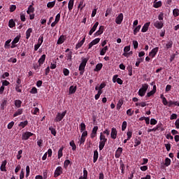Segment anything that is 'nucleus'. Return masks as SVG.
Here are the masks:
<instances>
[{
  "instance_id": "f257e3e1",
  "label": "nucleus",
  "mask_w": 179,
  "mask_h": 179,
  "mask_svg": "<svg viewBox=\"0 0 179 179\" xmlns=\"http://www.w3.org/2000/svg\"><path fill=\"white\" fill-rule=\"evenodd\" d=\"M89 59L83 57L82 62L78 67V71H80V75H83L85 73V68H86V64H87Z\"/></svg>"
},
{
  "instance_id": "f03ea898",
  "label": "nucleus",
  "mask_w": 179,
  "mask_h": 179,
  "mask_svg": "<svg viewBox=\"0 0 179 179\" xmlns=\"http://www.w3.org/2000/svg\"><path fill=\"white\" fill-rule=\"evenodd\" d=\"M148 89H149V85L143 84L141 88H140L138 92V96H140L141 97H143V96L146 94V92H148Z\"/></svg>"
},
{
  "instance_id": "7ed1b4c3",
  "label": "nucleus",
  "mask_w": 179,
  "mask_h": 179,
  "mask_svg": "<svg viewBox=\"0 0 179 179\" xmlns=\"http://www.w3.org/2000/svg\"><path fill=\"white\" fill-rule=\"evenodd\" d=\"M65 115H66V110H64L62 113H58L55 119V122H59L62 121Z\"/></svg>"
},
{
  "instance_id": "20e7f679",
  "label": "nucleus",
  "mask_w": 179,
  "mask_h": 179,
  "mask_svg": "<svg viewBox=\"0 0 179 179\" xmlns=\"http://www.w3.org/2000/svg\"><path fill=\"white\" fill-rule=\"evenodd\" d=\"M62 173H64V169H62V167L57 166L54 173V178H57V177H59V176H61Z\"/></svg>"
},
{
  "instance_id": "39448f33",
  "label": "nucleus",
  "mask_w": 179,
  "mask_h": 179,
  "mask_svg": "<svg viewBox=\"0 0 179 179\" xmlns=\"http://www.w3.org/2000/svg\"><path fill=\"white\" fill-rule=\"evenodd\" d=\"M34 134L30 132V131H26L22 134V141H27L30 136H33Z\"/></svg>"
},
{
  "instance_id": "423d86ee",
  "label": "nucleus",
  "mask_w": 179,
  "mask_h": 179,
  "mask_svg": "<svg viewBox=\"0 0 179 179\" xmlns=\"http://www.w3.org/2000/svg\"><path fill=\"white\" fill-rule=\"evenodd\" d=\"M157 52H159V47H156L153 48L150 52H149V57L150 58H155L156 55H157Z\"/></svg>"
},
{
  "instance_id": "0eeeda50",
  "label": "nucleus",
  "mask_w": 179,
  "mask_h": 179,
  "mask_svg": "<svg viewBox=\"0 0 179 179\" xmlns=\"http://www.w3.org/2000/svg\"><path fill=\"white\" fill-rule=\"evenodd\" d=\"M124 20V14L122 13H120L118 16L115 19V23L117 24H121L122 23V21Z\"/></svg>"
},
{
  "instance_id": "6e6552de",
  "label": "nucleus",
  "mask_w": 179,
  "mask_h": 179,
  "mask_svg": "<svg viewBox=\"0 0 179 179\" xmlns=\"http://www.w3.org/2000/svg\"><path fill=\"white\" fill-rule=\"evenodd\" d=\"M154 26L155 27H156V29H163V26H164V22L163 21L157 20L154 23Z\"/></svg>"
},
{
  "instance_id": "1a4fd4ad",
  "label": "nucleus",
  "mask_w": 179,
  "mask_h": 179,
  "mask_svg": "<svg viewBox=\"0 0 179 179\" xmlns=\"http://www.w3.org/2000/svg\"><path fill=\"white\" fill-rule=\"evenodd\" d=\"M121 155H122V148L119 147L115 153V157H116V159H120Z\"/></svg>"
},
{
  "instance_id": "9d476101",
  "label": "nucleus",
  "mask_w": 179,
  "mask_h": 179,
  "mask_svg": "<svg viewBox=\"0 0 179 179\" xmlns=\"http://www.w3.org/2000/svg\"><path fill=\"white\" fill-rule=\"evenodd\" d=\"M104 31V26H101L99 29V30L94 34V37H97L100 36L101 34H103V32Z\"/></svg>"
},
{
  "instance_id": "9b49d317",
  "label": "nucleus",
  "mask_w": 179,
  "mask_h": 179,
  "mask_svg": "<svg viewBox=\"0 0 179 179\" xmlns=\"http://www.w3.org/2000/svg\"><path fill=\"white\" fill-rule=\"evenodd\" d=\"M149 26H150V22H148L144 24V25L143 26V28L141 29V32L146 33V31L149 30Z\"/></svg>"
},
{
  "instance_id": "f8f14e48",
  "label": "nucleus",
  "mask_w": 179,
  "mask_h": 179,
  "mask_svg": "<svg viewBox=\"0 0 179 179\" xmlns=\"http://www.w3.org/2000/svg\"><path fill=\"white\" fill-rule=\"evenodd\" d=\"M98 26H99V22H95L92 28L89 31V36H92V34H93L94 32L96 31Z\"/></svg>"
},
{
  "instance_id": "ddd939ff",
  "label": "nucleus",
  "mask_w": 179,
  "mask_h": 179,
  "mask_svg": "<svg viewBox=\"0 0 179 179\" xmlns=\"http://www.w3.org/2000/svg\"><path fill=\"white\" fill-rule=\"evenodd\" d=\"M117 129L112 128L111 132H110V136L112 139H117Z\"/></svg>"
},
{
  "instance_id": "4468645a",
  "label": "nucleus",
  "mask_w": 179,
  "mask_h": 179,
  "mask_svg": "<svg viewBox=\"0 0 179 179\" xmlns=\"http://www.w3.org/2000/svg\"><path fill=\"white\" fill-rule=\"evenodd\" d=\"M85 41H86V38H83L82 41H78L76 45V50H79L85 44Z\"/></svg>"
},
{
  "instance_id": "2eb2a0df",
  "label": "nucleus",
  "mask_w": 179,
  "mask_h": 179,
  "mask_svg": "<svg viewBox=\"0 0 179 179\" xmlns=\"http://www.w3.org/2000/svg\"><path fill=\"white\" fill-rule=\"evenodd\" d=\"M65 40H66V38L65 37V36L62 35L58 38L57 44H58V45L63 44V43L65 41Z\"/></svg>"
},
{
  "instance_id": "dca6fc26",
  "label": "nucleus",
  "mask_w": 179,
  "mask_h": 179,
  "mask_svg": "<svg viewBox=\"0 0 179 179\" xmlns=\"http://www.w3.org/2000/svg\"><path fill=\"white\" fill-rule=\"evenodd\" d=\"M142 139L141 137H136L134 140V148H137V146H139L141 143Z\"/></svg>"
},
{
  "instance_id": "f3484780",
  "label": "nucleus",
  "mask_w": 179,
  "mask_h": 179,
  "mask_svg": "<svg viewBox=\"0 0 179 179\" xmlns=\"http://www.w3.org/2000/svg\"><path fill=\"white\" fill-rule=\"evenodd\" d=\"M27 125H29V121L25 120L24 122H20L18 124V127L21 129H23L25 127H27Z\"/></svg>"
},
{
  "instance_id": "a211bd4d",
  "label": "nucleus",
  "mask_w": 179,
  "mask_h": 179,
  "mask_svg": "<svg viewBox=\"0 0 179 179\" xmlns=\"http://www.w3.org/2000/svg\"><path fill=\"white\" fill-rule=\"evenodd\" d=\"M98 159H99V151H97V150H95L94 151L93 163H96Z\"/></svg>"
},
{
  "instance_id": "6ab92c4d",
  "label": "nucleus",
  "mask_w": 179,
  "mask_h": 179,
  "mask_svg": "<svg viewBox=\"0 0 179 179\" xmlns=\"http://www.w3.org/2000/svg\"><path fill=\"white\" fill-rule=\"evenodd\" d=\"M107 143V141H103L100 140L99 141V150H101L102 149H104V146H106V143Z\"/></svg>"
},
{
  "instance_id": "aec40b11",
  "label": "nucleus",
  "mask_w": 179,
  "mask_h": 179,
  "mask_svg": "<svg viewBox=\"0 0 179 179\" xmlns=\"http://www.w3.org/2000/svg\"><path fill=\"white\" fill-rule=\"evenodd\" d=\"M45 55H43L40 59H38V62L39 64V66H42L44 62H45Z\"/></svg>"
},
{
  "instance_id": "412c9836",
  "label": "nucleus",
  "mask_w": 179,
  "mask_h": 179,
  "mask_svg": "<svg viewBox=\"0 0 179 179\" xmlns=\"http://www.w3.org/2000/svg\"><path fill=\"white\" fill-rule=\"evenodd\" d=\"M6 163H8V162H6V160L3 161V162L0 166L1 171H6Z\"/></svg>"
},
{
  "instance_id": "4be33fe9",
  "label": "nucleus",
  "mask_w": 179,
  "mask_h": 179,
  "mask_svg": "<svg viewBox=\"0 0 179 179\" xmlns=\"http://www.w3.org/2000/svg\"><path fill=\"white\" fill-rule=\"evenodd\" d=\"M31 33H33V29H31V28H29L26 31V38H27V40H29L30 38V36H31Z\"/></svg>"
},
{
  "instance_id": "5701e85b",
  "label": "nucleus",
  "mask_w": 179,
  "mask_h": 179,
  "mask_svg": "<svg viewBox=\"0 0 179 179\" xmlns=\"http://www.w3.org/2000/svg\"><path fill=\"white\" fill-rule=\"evenodd\" d=\"M6 104H8V101L6 99H3L0 106L1 110H5V107H6Z\"/></svg>"
},
{
  "instance_id": "b1692460",
  "label": "nucleus",
  "mask_w": 179,
  "mask_h": 179,
  "mask_svg": "<svg viewBox=\"0 0 179 179\" xmlns=\"http://www.w3.org/2000/svg\"><path fill=\"white\" fill-rule=\"evenodd\" d=\"M120 169L121 170L122 174H125V164H124L122 161H120Z\"/></svg>"
},
{
  "instance_id": "393cba45",
  "label": "nucleus",
  "mask_w": 179,
  "mask_h": 179,
  "mask_svg": "<svg viewBox=\"0 0 179 179\" xmlns=\"http://www.w3.org/2000/svg\"><path fill=\"white\" fill-rule=\"evenodd\" d=\"M173 41H167L166 45H165V48L166 50H169V48H173Z\"/></svg>"
},
{
  "instance_id": "a878e982",
  "label": "nucleus",
  "mask_w": 179,
  "mask_h": 179,
  "mask_svg": "<svg viewBox=\"0 0 179 179\" xmlns=\"http://www.w3.org/2000/svg\"><path fill=\"white\" fill-rule=\"evenodd\" d=\"M101 68H103V64L101 63H99L96 65L95 69H94V71L95 72H99L100 71H101Z\"/></svg>"
},
{
  "instance_id": "bb28decb",
  "label": "nucleus",
  "mask_w": 179,
  "mask_h": 179,
  "mask_svg": "<svg viewBox=\"0 0 179 179\" xmlns=\"http://www.w3.org/2000/svg\"><path fill=\"white\" fill-rule=\"evenodd\" d=\"M173 106H177L178 107H179V101H169L168 107H173Z\"/></svg>"
},
{
  "instance_id": "cd10ccee",
  "label": "nucleus",
  "mask_w": 179,
  "mask_h": 179,
  "mask_svg": "<svg viewBox=\"0 0 179 179\" xmlns=\"http://www.w3.org/2000/svg\"><path fill=\"white\" fill-rule=\"evenodd\" d=\"M122 104H124V99H119L117 104V110H121V107L122 106Z\"/></svg>"
},
{
  "instance_id": "c85d7f7f",
  "label": "nucleus",
  "mask_w": 179,
  "mask_h": 179,
  "mask_svg": "<svg viewBox=\"0 0 179 179\" xmlns=\"http://www.w3.org/2000/svg\"><path fill=\"white\" fill-rule=\"evenodd\" d=\"M22 114H23V109L20 108L13 114V117H17L18 115H22Z\"/></svg>"
},
{
  "instance_id": "c756f323",
  "label": "nucleus",
  "mask_w": 179,
  "mask_h": 179,
  "mask_svg": "<svg viewBox=\"0 0 179 179\" xmlns=\"http://www.w3.org/2000/svg\"><path fill=\"white\" fill-rule=\"evenodd\" d=\"M107 51H108V46H105L101 50L100 55H106V52H107Z\"/></svg>"
},
{
  "instance_id": "7c9ffc66",
  "label": "nucleus",
  "mask_w": 179,
  "mask_h": 179,
  "mask_svg": "<svg viewBox=\"0 0 179 179\" xmlns=\"http://www.w3.org/2000/svg\"><path fill=\"white\" fill-rule=\"evenodd\" d=\"M76 92V86L71 85L69 88V94H73Z\"/></svg>"
},
{
  "instance_id": "2f4dec72",
  "label": "nucleus",
  "mask_w": 179,
  "mask_h": 179,
  "mask_svg": "<svg viewBox=\"0 0 179 179\" xmlns=\"http://www.w3.org/2000/svg\"><path fill=\"white\" fill-rule=\"evenodd\" d=\"M34 12V7H33V6L30 5L28 7V10H27V13L28 15H30L31 13H33Z\"/></svg>"
},
{
  "instance_id": "473e14b6",
  "label": "nucleus",
  "mask_w": 179,
  "mask_h": 179,
  "mask_svg": "<svg viewBox=\"0 0 179 179\" xmlns=\"http://www.w3.org/2000/svg\"><path fill=\"white\" fill-rule=\"evenodd\" d=\"M54 6H55V1H50L47 3V8L49 9H52V8H54Z\"/></svg>"
},
{
  "instance_id": "72a5a7b5",
  "label": "nucleus",
  "mask_w": 179,
  "mask_h": 179,
  "mask_svg": "<svg viewBox=\"0 0 179 179\" xmlns=\"http://www.w3.org/2000/svg\"><path fill=\"white\" fill-rule=\"evenodd\" d=\"M73 0H69L68 4L69 10H72V9H73Z\"/></svg>"
},
{
  "instance_id": "f704fd0d",
  "label": "nucleus",
  "mask_w": 179,
  "mask_h": 179,
  "mask_svg": "<svg viewBox=\"0 0 179 179\" xmlns=\"http://www.w3.org/2000/svg\"><path fill=\"white\" fill-rule=\"evenodd\" d=\"M15 106L17 108H20L22 107V101L20 100H15Z\"/></svg>"
},
{
  "instance_id": "c9c22d12",
  "label": "nucleus",
  "mask_w": 179,
  "mask_h": 179,
  "mask_svg": "<svg viewBox=\"0 0 179 179\" xmlns=\"http://www.w3.org/2000/svg\"><path fill=\"white\" fill-rule=\"evenodd\" d=\"M63 150H64V147H62L59 149V151H58V159H61V157H62V156H64V154H63Z\"/></svg>"
},
{
  "instance_id": "e433bc0d",
  "label": "nucleus",
  "mask_w": 179,
  "mask_h": 179,
  "mask_svg": "<svg viewBox=\"0 0 179 179\" xmlns=\"http://www.w3.org/2000/svg\"><path fill=\"white\" fill-rule=\"evenodd\" d=\"M171 164V159H170V158L169 157L166 158L164 166H166V167H169V166H170Z\"/></svg>"
},
{
  "instance_id": "4c0bfd02",
  "label": "nucleus",
  "mask_w": 179,
  "mask_h": 179,
  "mask_svg": "<svg viewBox=\"0 0 179 179\" xmlns=\"http://www.w3.org/2000/svg\"><path fill=\"white\" fill-rule=\"evenodd\" d=\"M142 27L141 25H138L137 27H136V28L134 29V35L136 36V34H138L139 30H141V28Z\"/></svg>"
},
{
  "instance_id": "58836bf2",
  "label": "nucleus",
  "mask_w": 179,
  "mask_h": 179,
  "mask_svg": "<svg viewBox=\"0 0 179 179\" xmlns=\"http://www.w3.org/2000/svg\"><path fill=\"white\" fill-rule=\"evenodd\" d=\"M39 113L40 109H38V108H35L31 110V113L34 114V115H38Z\"/></svg>"
},
{
  "instance_id": "ea45409f",
  "label": "nucleus",
  "mask_w": 179,
  "mask_h": 179,
  "mask_svg": "<svg viewBox=\"0 0 179 179\" xmlns=\"http://www.w3.org/2000/svg\"><path fill=\"white\" fill-rule=\"evenodd\" d=\"M49 131H51V134L52 136H57V130H55V128H53L52 127H49Z\"/></svg>"
},
{
  "instance_id": "a19ab883",
  "label": "nucleus",
  "mask_w": 179,
  "mask_h": 179,
  "mask_svg": "<svg viewBox=\"0 0 179 179\" xmlns=\"http://www.w3.org/2000/svg\"><path fill=\"white\" fill-rule=\"evenodd\" d=\"M86 130V124H85V123L82 122L80 124V132H83V131Z\"/></svg>"
},
{
  "instance_id": "79ce46f5",
  "label": "nucleus",
  "mask_w": 179,
  "mask_h": 179,
  "mask_svg": "<svg viewBox=\"0 0 179 179\" xmlns=\"http://www.w3.org/2000/svg\"><path fill=\"white\" fill-rule=\"evenodd\" d=\"M8 26L10 27V29L15 27L16 26V24L15 23V21L13 20H10L8 22Z\"/></svg>"
},
{
  "instance_id": "37998d69",
  "label": "nucleus",
  "mask_w": 179,
  "mask_h": 179,
  "mask_svg": "<svg viewBox=\"0 0 179 179\" xmlns=\"http://www.w3.org/2000/svg\"><path fill=\"white\" fill-rule=\"evenodd\" d=\"M173 15L174 17H177L178 16H179V9L178 8L173 9Z\"/></svg>"
},
{
  "instance_id": "c03bdc74",
  "label": "nucleus",
  "mask_w": 179,
  "mask_h": 179,
  "mask_svg": "<svg viewBox=\"0 0 179 179\" xmlns=\"http://www.w3.org/2000/svg\"><path fill=\"white\" fill-rule=\"evenodd\" d=\"M71 164V161L69 159H66L64 161V169H68V166Z\"/></svg>"
},
{
  "instance_id": "a18cd8bd",
  "label": "nucleus",
  "mask_w": 179,
  "mask_h": 179,
  "mask_svg": "<svg viewBox=\"0 0 179 179\" xmlns=\"http://www.w3.org/2000/svg\"><path fill=\"white\" fill-rule=\"evenodd\" d=\"M70 146H71L72 150H76V144H75V141H71L70 142Z\"/></svg>"
},
{
  "instance_id": "49530a36",
  "label": "nucleus",
  "mask_w": 179,
  "mask_h": 179,
  "mask_svg": "<svg viewBox=\"0 0 179 179\" xmlns=\"http://www.w3.org/2000/svg\"><path fill=\"white\" fill-rule=\"evenodd\" d=\"M29 176H30V166H26V175H25L26 178H27V177H29Z\"/></svg>"
},
{
  "instance_id": "de8ad7c7",
  "label": "nucleus",
  "mask_w": 179,
  "mask_h": 179,
  "mask_svg": "<svg viewBox=\"0 0 179 179\" xmlns=\"http://www.w3.org/2000/svg\"><path fill=\"white\" fill-rule=\"evenodd\" d=\"M44 41V36L43 35H41L38 39V44H43Z\"/></svg>"
},
{
  "instance_id": "09e8293b",
  "label": "nucleus",
  "mask_w": 179,
  "mask_h": 179,
  "mask_svg": "<svg viewBox=\"0 0 179 179\" xmlns=\"http://www.w3.org/2000/svg\"><path fill=\"white\" fill-rule=\"evenodd\" d=\"M154 8H160V6H162V1H157V2H154V5H153Z\"/></svg>"
},
{
  "instance_id": "8fccbe9b",
  "label": "nucleus",
  "mask_w": 179,
  "mask_h": 179,
  "mask_svg": "<svg viewBox=\"0 0 179 179\" xmlns=\"http://www.w3.org/2000/svg\"><path fill=\"white\" fill-rule=\"evenodd\" d=\"M127 125L128 123H127V121H124L122 124V131H125V129H127Z\"/></svg>"
},
{
  "instance_id": "3c124183",
  "label": "nucleus",
  "mask_w": 179,
  "mask_h": 179,
  "mask_svg": "<svg viewBox=\"0 0 179 179\" xmlns=\"http://www.w3.org/2000/svg\"><path fill=\"white\" fill-rule=\"evenodd\" d=\"M23 153V150H20L17 152V160H20V159H22V154Z\"/></svg>"
},
{
  "instance_id": "603ef678",
  "label": "nucleus",
  "mask_w": 179,
  "mask_h": 179,
  "mask_svg": "<svg viewBox=\"0 0 179 179\" xmlns=\"http://www.w3.org/2000/svg\"><path fill=\"white\" fill-rule=\"evenodd\" d=\"M127 115H129V117H132V115H134V110H132V109H128L127 110Z\"/></svg>"
},
{
  "instance_id": "864d4df0",
  "label": "nucleus",
  "mask_w": 179,
  "mask_h": 179,
  "mask_svg": "<svg viewBox=\"0 0 179 179\" xmlns=\"http://www.w3.org/2000/svg\"><path fill=\"white\" fill-rule=\"evenodd\" d=\"M13 125H15V122L12 121L7 125L8 129H12L13 128Z\"/></svg>"
},
{
  "instance_id": "5fc2aeb1",
  "label": "nucleus",
  "mask_w": 179,
  "mask_h": 179,
  "mask_svg": "<svg viewBox=\"0 0 179 179\" xmlns=\"http://www.w3.org/2000/svg\"><path fill=\"white\" fill-rule=\"evenodd\" d=\"M91 43H92V44L94 45H96V44H99V43H100V38H96L94 39Z\"/></svg>"
},
{
  "instance_id": "6e6d98bb",
  "label": "nucleus",
  "mask_w": 179,
  "mask_h": 179,
  "mask_svg": "<svg viewBox=\"0 0 179 179\" xmlns=\"http://www.w3.org/2000/svg\"><path fill=\"white\" fill-rule=\"evenodd\" d=\"M30 93L31 94H37V93H38L37 88H36V87H33L32 89L30 91Z\"/></svg>"
},
{
  "instance_id": "4d7b16f0",
  "label": "nucleus",
  "mask_w": 179,
  "mask_h": 179,
  "mask_svg": "<svg viewBox=\"0 0 179 179\" xmlns=\"http://www.w3.org/2000/svg\"><path fill=\"white\" fill-rule=\"evenodd\" d=\"M20 87H22V85H15V90L18 93H22V89H20Z\"/></svg>"
},
{
  "instance_id": "13d9d810",
  "label": "nucleus",
  "mask_w": 179,
  "mask_h": 179,
  "mask_svg": "<svg viewBox=\"0 0 179 179\" xmlns=\"http://www.w3.org/2000/svg\"><path fill=\"white\" fill-rule=\"evenodd\" d=\"M10 41H12L11 39H8V40H7V41H6L5 45H4L5 48H8V47H10Z\"/></svg>"
},
{
  "instance_id": "bf43d9fd",
  "label": "nucleus",
  "mask_w": 179,
  "mask_h": 179,
  "mask_svg": "<svg viewBox=\"0 0 179 179\" xmlns=\"http://www.w3.org/2000/svg\"><path fill=\"white\" fill-rule=\"evenodd\" d=\"M127 141H129V139L132 138V131H127Z\"/></svg>"
},
{
  "instance_id": "052dcab7",
  "label": "nucleus",
  "mask_w": 179,
  "mask_h": 179,
  "mask_svg": "<svg viewBox=\"0 0 179 179\" xmlns=\"http://www.w3.org/2000/svg\"><path fill=\"white\" fill-rule=\"evenodd\" d=\"M133 45H134V50H136L139 45V43H138L137 41H133Z\"/></svg>"
},
{
  "instance_id": "680f3d73",
  "label": "nucleus",
  "mask_w": 179,
  "mask_h": 179,
  "mask_svg": "<svg viewBox=\"0 0 179 179\" xmlns=\"http://www.w3.org/2000/svg\"><path fill=\"white\" fill-rule=\"evenodd\" d=\"M63 73H64V76H69V71L68 70V69H63Z\"/></svg>"
},
{
  "instance_id": "e2e57ef3",
  "label": "nucleus",
  "mask_w": 179,
  "mask_h": 179,
  "mask_svg": "<svg viewBox=\"0 0 179 179\" xmlns=\"http://www.w3.org/2000/svg\"><path fill=\"white\" fill-rule=\"evenodd\" d=\"M100 141H106L107 138H106V136H104L102 133H100V137H99Z\"/></svg>"
},
{
  "instance_id": "0e129e2a",
  "label": "nucleus",
  "mask_w": 179,
  "mask_h": 179,
  "mask_svg": "<svg viewBox=\"0 0 179 179\" xmlns=\"http://www.w3.org/2000/svg\"><path fill=\"white\" fill-rule=\"evenodd\" d=\"M156 124H157V120L155 118H152L150 120V125H156Z\"/></svg>"
},
{
  "instance_id": "69168bd1",
  "label": "nucleus",
  "mask_w": 179,
  "mask_h": 179,
  "mask_svg": "<svg viewBox=\"0 0 179 179\" xmlns=\"http://www.w3.org/2000/svg\"><path fill=\"white\" fill-rule=\"evenodd\" d=\"M16 10V5H11L10 6V12H15Z\"/></svg>"
},
{
  "instance_id": "338daca9",
  "label": "nucleus",
  "mask_w": 179,
  "mask_h": 179,
  "mask_svg": "<svg viewBox=\"0 0 179 179\" xmlns=\"http://www.w3.org/2000/svg\"><path fill=\"white\" fill-rule=\"evenodd\" d=\"M155 92H154L153 91H150V92L147 93L145 97H152V96H153L155 94Z\"/></svg>"
},
{
  "instance_id": "774afa93",
  "label": "nucleus",
  "mask_w": 179,
  "mask_h": 179,
  "mask_svg": "<svg viewBox=\"0 0 179 179\" xmlns=\"http://www.w3.org/2000/svg\"><path fill=\"white\" fill-rule=\"evenodd\" d=\"M84 178H87V170H86V169H84L83 170V176Z\"/></svg>"
}]
</instances>
